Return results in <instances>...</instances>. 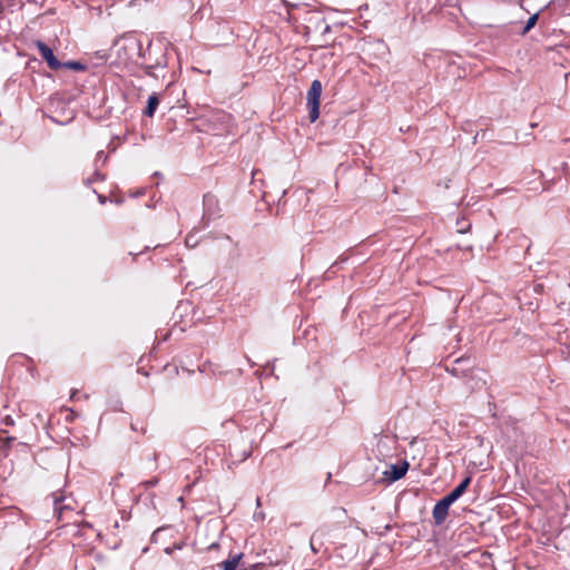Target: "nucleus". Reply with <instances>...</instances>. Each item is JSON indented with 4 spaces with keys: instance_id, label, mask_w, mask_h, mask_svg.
<instances>
[{
    "instance_id": "423d86ee",
    "label": "nucleus",
    "mask_w": 570,
    "mask_h": 570,
    "mask_svg": "<svg viewBox=\"0 0 570 570\" xmlns=\"http://www.w3.org/2000/svg\"><path fill=\"white\" fill-rule=\"evenodd\" d=\"M450 505L445 504L442 500L438 501L433 508L432 515L434 523L441 525L446 520Z\"/></svg>"
},
{
    "instance_id": "dca6fc26",
    "label": "nucleus",
    "mask_w": 570,
    "mask_h": 570,
    "mask_svg": "<svg viewBox=\"0 0 570 570\" xmlns=\"http://www.w3.org/2000/svg\"><path fill=\"white\" fill-rule=\"evenodd\" d=\"M4 424L6 425H13L14 422H13V419L11 416H6L4 420H3Z\"/></svg>"
},
{
    "instance_id": "f257e3e1",
    "label": "nucleus",
    "mask_w": 570,
    "mask_h": 570,
    "mask_svg": "<svg viewBox=\"0 0 570 570\" xmlns=\"http://www.w3.org/2000/svg\"><path fill=\"white\" fill-rule=\"evenodd\" d=\"M446 371L453 376L463 379L471 391L481 389L484 384L483 381L476 377L473 362L468 356L456 358L450 366H446Z\"/></svg>"
},
{
    "instance_id": "0eeeda50",
    "label": "nucleus",
    "mask_w": 570,
    "mask_h": 570,
    "mask_svg": "<svg viewBox=\"0 0 570 570\" xmlns=\"http://www.w3.org/2000/svg\"><path fill=\"white\" fill-rule=\"evenodd\" d=\"M158 105H159V99H158L157 95L154 94V95L149 96L147 107H146L144 114L147 117H153L155 115V111H156Z\"/></svg>"
},
{
    "instance_id": "6ab92c4d",
    "label": "nucleus",
    "mask_w": 570,
    "mask_h": 570,
    "mask_svg": "<svg viewBox=\"0 0 570 570\" xmlns=\"http://www.w3.org/2000/svg\"><path fill=\"white\" fill-rule=\"evenodd\" d=\"M102 157H104V159H106V156H105L104 151H99L97 154V160L102 159Z\"/></svg>"
},
{
    "instance_id": "9b49d317",
    "label": "nucleus",
    "mask_w": 570,
    "mask_h": 570,
    "mask_svg": "<svg viewBox=\"0 0 570 570\" xmlns=\"http://www.w3.org/2000/svg\"><path fill=\"white\" fill-rule=\"evenodd\" d=\"M62 68L71 69L75 71H83L86 69V66L79 61H67L62 63Z\"/></svg>"
},
{
    "instance_id": "4be33fe9",
    "label": "nucleus",
    "mask_w": 570,
    "mask_h": 570,
    "mask_svg": "<svg viewBox=\"0 0 570 570\" xmlns=\"http://www.w3.org/2000/svg\"><path fill=\"white\" fill-rule=\"evenodd\" d=\"M327 31H330V26L325 24L324 32H327Z\"/></svg>"
},
{
    "instance_id": "1a4fd4ad",
    "label": "nucleus",
    "mask_w": 570,
    "mask_h": 570,
    "mask_svg": "<svg viewBox=\"0 0 570 570\" xmlns=\"http://www.w3.org/2000/svg\"><path fill=\"white\" fill-rule=\"evenodd\" d=\"M471 483V476H466L465 479H463L461 481V483L455 487L452 491L459 497L461 498L463 495V493L466 491V489L469 488Z\"/></svg>"
},
{
    "instance_id": "f8f14e48",
    "label": "nucleus",
    "mask_w": 570,
    "mask_h": 570,
    "mask_svg": "<svg viewBox=\"0 0 570 570\" xmlns=\"http://www.w3.org/2000/svg\"><path fill=\"white\" fill-rule=\"evenodd\" d=\"M538 18H539V14L534 13L528 19V21L522 30V35H527L535 26Z\"/></svg>"
},
{
    "instance_id": "20e7f679",
    "label": "nucleus",
    "mask_w": 570,
    "mask_h": 570,
    "mask_svg": "<svg viewBox=\"0 0 570 570\" xmlns=\"http://www.w3.org/2000/svg\"><path fill=\"white\" fill-rule=\"evenodd\" d=\"M204 204V215L209 218L218 214V199L215 195L207 193L203 198Z\"/></svg>"
},
{
    "instance_id": "7ed1b4c3",
    "label": "nucleus",
    "mask_w": 570,
    "mask_h": 570,
    "mask_svg": "<svg viewBox=\"0 0 570 570\" xmlns=\"http://www.w3.org/2000/svg\"><path fill=\"white\" fill-rule=\"evenodd\" d=\"M36 46L39 50L41 58L47 62L48 67L51 70H59L62 68V63L56 58L49 46H47L45 42L40 40L36 41Z\"/></svg>"
},
{
    "instance_id": "412c9836",
    "label": "nucleus",
    "mask_w": 570,
    "mask_h": 570,
    "mask_svg": "<svg viewBox=\"0 0 570 570\" xmlns=\"http://www.w3.org/2000/svg\"><path fill=\"white\" fill-rule=\"evenodd\" d=\"M189 243H193V239H190V237L188 236V237L186 238V244H187V245H189Z\"/></svg>"
},
{
    "instance_id": "6e6552de",
    "label": "nucleus",
    "mask_w": 570,
    "mask_h": 570,
    "mask_svg": "<svg viewBox=\"0 0 570 570\" xmlns=\"http://www.w3.org/2000/svg\"><path fill=\"white\" fill-rule=\"evenodd\" d=\"M242 558V554H235L233 557H230L229 559L223 561L219 566L224 569V570H235L239 563V560Z\"/></svg>"
},
{
    "instance_id": "f03ea898",
    "label": "nucleus",
    "mask_w": 570,
    "mask_h": 570,
    "mask_svg": "<svg viewBox=\"0 0 570 570\" xmlns=\"http://www.w3.org/2000/svg\"><path fill=\"white\" fill-rule=\"evenodd\" d=\"M323 86L318 79L312 81L306 94V107L308 109V118L314 122L320 117V105Z\"/></svg>"
},
{
    "instance_id": "2eb2a0df",
    "label": "nucleus",
    "mask_w": 570,
    "mask_h": 570,
    "mask_svg": "<svg viewBox=\"0 0 570 570\" xmlns=\"http://www.w3.org/2000/svg\"><path fill=\"white\" fill-rule=\"evenodd\" d=\"M99 179H101L100 174L98 171H95V175L92 176V179L91 178L88 179V184H91L92 181L99 180Z\"/></svg>"
},
{
    "instance_id": "9d476101",
    "label": "nucleus",
    "mask_w": 570,
    "mask_h": 570,
    "mask_svg": "<svg viewBox=\"0 0 570 570\" xmlns=\"http://www.w3.org/2000/svg\"><path fill=\"white\" fill-rule=\"evenodd\" d=\"M324 535V530L323 529H318L316 530L312 537H311V548L314 552H317L318 549L316 548V542L320 541L321 542V539L322 537Z\"/></svg>"
},
{
    "instance_id": "f3484780",
    "label": "nucleus",
    "mask_w": 570,
    "mask_h": 570,
    "mask_svg": "<svg viewBox=\"0 0 570 570\" xmlns=\"http://www.w3.org/2000/svg\"><path fill=\"white\" fill-rule=\"evenodd\" d=\"M78 394H79V391L78 390H73L71 395H70L71 401L78 400L79 399Z\"/></svg>"
},
{
    "instance_id": "39448f33",
    "label": "nucleus",
    "mask_w": 570,
    "mask_h": 570,
    "mask_svg": "<svg viewBox=\"0 0 570 570\" xmlns=\"http://www.w3.org/2000/svg\"><path fill=\"white\" fill-rule=\"evenodd\" d=\"M409 470V463L407 461H403L401 464H392L390 466V471H385L384 475L390 481H397L402 479Z\"/></svg>"
},
{
    "instance_id": "aec40b11",
    "label": "nucleus",
    "mask_w": 570,
    "mask_h": 570,
    "mask_svg": "<svg viewBox=\"0 0 570 570\" xmlns=\"http://www.w3.org/2000/svg\"><path fill=\"white\" fill-rule=\"evenodd\" d=\"M189 243H193V239H190V237L188 236V237L186 238V244H187V245H189Z\"/></svg>"
},
{
    "instance_id": "4468645a",
    "label": "nucleus",
    "mask_w": 570,
    "mask_h": 570,
    "mask_svg": "<svg viewBox=\"0 0 570 570\" xmlns=\"http://www.w3.org/2000/svg\"><path fill=\"white\" fill-rule=\"evenodd\" d=\"M158 482H159V479H158V478H153V479H150V480H147V481L142 482L141 484H142L145 488H150V487H155Z\"/></svg>"
},
{
    "instance_id": "ddd939ff",
    "label": "nucleus",
    "mask_w": 570,
    "mask_h": 570,
    "mask_svg": "<svg viewBox=\"0 0 570 570\" xmlns=\"http://www.w3.org/2000/svg\"><path fill=\"white\" fill-rule=\"evenodd\" d=\"M459 499V497L453 492L451 491L449 494H446L444 498H442L441 500L451 507V504H453L456 500Z\"/></svg>"
},
{
    "instance_id": "a211bd4d",
    "label": "nucleus",
    "mask_w": 570,
    "mask_h": 570,
    "mask_svg": "<svg viewBox=\"0 0 570 570\" xmlns=\"http://www.w3.org/2000/svg\"><path fill=\"white\" fill-rule=\"evenodd\" d=\"M55 505H56V508H55V509H56L57 511L61 512L62 508H61V507H59V499H57V498L55 499Z\"/></svg>"
}]
</instances>
